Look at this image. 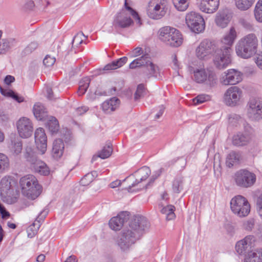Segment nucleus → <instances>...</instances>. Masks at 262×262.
Masks as SVG:
<instances>
[{
	"instance_id": "nucleus-28",
	"label": "nucleus",
	"mask_w": 262,
	"mask_h": 262,
	"mask_svg": "<svg viewBox=\"0 0 262 262\" xmlns=\"http://www.w3.org/2000/svg\"><path fill=\"white\" fill-rule=\"evenodd\" d=\"M120 104V100L113 97L110 100L104 101L101 105L102 110L106 113H111V112L117 109Z\"/></svg>"
},
{
	"instance_id": "nucleus-35",
	"label": "nucleus",
	"mask_w": 262,
	"mask_h": 262,
	"mask_svg": "<svg viewBox=\"0 0 262 262\" xmlns=\"http://www.w3.org/2000/svg\"><path fill=\"white\" fill-rule=\"evenodd\" d=\"M248 141L249 138L247 136L238 133L233 136L232 142L234 145L241 146L246 145Z\"/></svg>"
},
{
	"instance_id": "nucleus-33",
	"label": "nucleus",
	"mask_w": 262,
	"mask_h": 262,
	"mask_svg": "<svg viewBox=\"0 0 262 262\" xmlns=\"http://www.w3.org/2000/svg\"><path fill=\"white\" fill-rule=\"evenodd\" d=\"M127 61V58L125 56L121 57L116 60L108 63L104 67V70H115L123 66Z\"/></svg>"
},
{
	"instance_id": "nucleus-58",
	"label": "nucleus",
	"mask_w": 262,
	"mask_h": 262,
	"mask_svg": "<svg viewBox=\"0 0 262 262\" xmlns=\"http://www.w3.org/2000/svg\"><path fill=\"white\" fill-rule=\"evenodd\" d=\"M141 55H143V50L140 47H137L134 49L130 53V56L132 57H137Z\"/></svg>"
},
{
	"instance_id": "nucleus-12",
	"label": "nucleus",
	"mask_w": 262,
	"mask_h": 262,
	"mask_svg": "<svg viewBox=\"0 0 262 262\" xmlns=\"http://www.w3.org/2000/svg\"><path fill=\"white\" fill-rule=\"evenodd\" d=\"M256 179V175L246 169H242L236 171L234 175L236 184L243 188L251 187L255 183Z\"/></svg>"
},
{
	"instance_id": "nucleus-24",
	"label": "nucleus",
	"mask_w": 262,
	"mask_h": 262,
	"mask_svg": "<svg viewBox=\"0 0 262 262\" xmlns=\"http://www.w3.org/2000/svg\"><path fill=\"white\" fill-rule=\"evenodd\" d=\"M219 0H201L198 4L200 10L207 13H212L218 8Z\"/></svg>"
},
{
	"instance_id": "nucleus-2",
	"label": "nucleus",
	"mask_w": 262,
	"mask_h": 262,
	"mask_svg": "<svg viewBox=\"0 0 262 262\" xmlns=\"http://www.w3.org/2000/svg\"><path fill=\"white\" fill-rule=\"evenodd\" d=\"M195 52L197 57L202 60L208 59L213 56V62L218 69H223L228 66V60L222 55V49L208 39L201 42Z\"/></svg>"
},
{
	"instance_id": "nucleus-19",
	"label": "nucleus",
	"mask_w": 262,
	"mask_h": 262,
	"mask_svg": "<svg viewBox=\"0 0 262 262\" xmlns=\"http://www.w3.org/2000/svg\"><path fill=\"white\" fill-rule=\"evenodd\" d=\"M133 23V21L126 10L122 9L115 16L113 25L115 28H125L129 27Z\"/></svg>"
},
{
	"instance_id": "nucleus-31",
	"label": "nucleus",
	"mask_w": 262,
	"mask_h": 262,
	"mask_svg": "<svg viewBox=\"0 0 262 262\" xmlns=\"http://www.w3.org/2000/svg\"><path fill=\"white\" fill-rule=\"evenodd\" d=\"M11 144L9 146L11 152L15 155L19 154L22 150L21 141L18 138H16L14 136L13 138L11 137Z\"/></svg>"
},
{
	"instance_id": "nucleus-23",
	"label": "nucleus",
	"mask_w": 262,
	"mask_h": 262,
	"mask_svg": "<svg viewBox=\"0 0 262 262\" xmlns=\"http://www.w3.org/2000/svg\"><path fill=\"white\" fill-rule=\"evenodd\" d=\"M48 212V211L46 210H42L37 216L35 221L28 228L27 232L28 237L32 238L36 234L40 226L41 222L43 221Z\"/></svg>"
},
{
	"instance_id": "nucleus-1",
	"label": "nucleus",
	"mask_w": 262,
	"mask_h": 262,
	"mask_svg": "<svg viewBox=\"0 0 262 262\" xmlns=\"http://www.w3.org/2000/svg\"><path fill=\"white\" fill-rule=\"evenodd\" d=\"M149 227V223L146 217L135 215L130 221L128 228L123 230L118 237L117 245L122 251L128 250Z\"/></svg>"
},
{
	"instance_id": "nucleus-44",
	"label": "nucleus",
	"mask_w": 262,
	"mask_h": 262,
	"mask_svg": "<svg viewBox=\"0 0 262 262\" xmlns=\"http://www.w3.org/2000/svg\"><path fill=\"white\" fill-rule=\"evenodd\" d=\"M254 16L256 20L262 23V0H259L255 7Z\"/></svg>"
},
{
	"instance_id": "nucleus-4",
	"label": "nucleus",
	"mask_w": 262,
	"mask_h": 262,
	"mask_svg": "<svg viewBox=\"0 0 262 262\" xmlns=\"http://www.w3.org/2000/svg\"><path fill=\"white\" fill-rule=\"evenodd\" d=\"M19 185L22 194L29 199L34 200L41 193L42 187L36 178L32 174H27L20 179Z\"/></svg>"
},
{
	"instance_id": "nucleus-47",
	"label": "nucleus",
	"mask_w": 262,
	"mask_h": 262,
	"mask_svg": "<svg viewBox=\"0 0 262 262\" xmlns=\"http://www.w3.org/2000/svg\"><path fill=\"white\" fill-rule=\"evenodd\" d=\"M124 7L125 9L129 12L130 14L132 15L135 20L137 21V23L140 25L141 24V20L138 13L128 6L126 0H125Z\"/></svg>"
},
{
	"instance_id": "nucleus-20",
	"label": "nucleus",
	"mask_w": 262,
	"mask_h": 262,
	"mask_svg": "<svg viewBox=\"0 0 262 262\" xmlns=\"http://www.w3.org/2000/svg\"><path fill=\"white\" fill-rule=\"evenodd\" d=\"M130 213L128 211H122L117 216L112 217L109 222V226L114 230H119L124 223L129 219Z\"/></svg>"
},
{
	"instance_id": "nucleus-25",
	"label": "nucleus",
	"mask_w": 262,
	"mask_h": 262,
	"mask_svg": "<svg viewBox=\"0 0 262 262\" xmlns=\"http://www.w3.org/2000/svg\"><path fill=\"white\" fill-rule=\"evenodd\" d=\"M151 173L149 168L147 166H143L139 169L135 173L136 177L135 181L128 187V191H130L132 188L136 186L139 183L146 180Z\"/></svg>"
},
{
	"instance_id": "nucleus-13",
	"label": "nucleus",
	"mask_w": 262,
	"mask_h": 262,
	"mask_svg": "<svg viewBox=\"0 0 262 262\" xmlns=\"http://www.w3.org/2000/svg\"><path fill=\"white\" fill-rule=\"evenodd\" d=\"M186 23L191 31L199 33L205 29V21L203 17L198 13L191 12L186 15Z\"/></svg>"
},
{
	"instance_id": "nucleus-59",
	"label": "nucleus",
	"mask_w": 262,
	"mask_h": 262,
	"mask_svg": "<svg viewBox=\"0 0 262 262\" xmlns=\"http://www.w3.org/2000/svg\"><path fill=\"white\" fill-rule=\"evenodd\" d=\"M255 62L257 66L262 69V53H256L255 54Z\"/></svg>"
},
{
	"instance_id": "nucleus-16",
	"label": "nucleus",
	"mask_w": 262,
	"mask_h": 262,
	"mask_svg": "<svg viewBox=\"0 0 262 262\" xmlns=\"http://www.w3.org/2000/svg\"><path fill=\"white\" fill-rule=\"evenodd\" d=\"M243 74L234 69H229L225 72L221 78V82L226 85H234L242 80Z\"/></svg>"
},
{
	"instance_id": "nucleus-22",
	"label": "nucleus",
	"mask_w": 262,
	"mask_h": 262,
	"mask_svg": "<svg viewBox=\"0 0 262 262\" xmlns=\"http://www.w3.org/2000/svg\"><path fill=\"white\" fill-rule=\"evenodd\" d=\"M232 17L231 13L228 9L220 10L216 14L215 21L216 25L222 28L227 27Z\"/></svg>"
},
{
	"instance_id": "nucleus-34",
	"label": "nucleus",
	"mask_w": 262,
	"mask_h": 262,
	"mask_svg": "<svg viewBox=\"0 0 262 262\" xmlns=\"http://www.w3.org/2000/svg\"><path fill=\"white\" fill-rule=\"evenodd\" d=\"M0 92L3 95L8 97H11L18 103L22 102L24 101V98L22 96H19L12 90L4 89L1 86Z\"/></svg>"
},
{
	"instance_id": "nucleus-60",
	"label": "nucleus",
	"mask_w": 262,
	"mask_h": 262,
	"mask_svg": "<svg viewBox=\"0 0 262 262\" xmlns=\"http://www.w3.org/2000/svg\"><path fill=\"white\" fill-rule=\"evenodd\" d=\"M34 2L32 0H28L24 5V9L27 10H32L34 7Z\"/></svg>"
},
{
	"instance_id": "nucleus-49",
	"label": "nucleus",
	"mask_w": 262,
	"mask_h": 262,
	"mask_svg": "<svg viewBox=\"0 0 262 262\" xmlns=\"http://www.w3.org/2000/svg\"><path fill=\"white\" fill-rule=\"evenodd\" d=\"M210 100V96L206 94H200L193 99L195 104L203 103Z\"/></svg>"
},
{
	"instance_id": "nucleus-39",
	"label": "nucleus",
	"mask_w": 262,
	"mask_h": 262,
	"mask_svg": "<svg viewBox=\"0 0 262 262\" xmlns=\"http://www.w3.org/2000/svg\"><path fill=\"white\" fill-rule=\"evenodd\" d=\"M255 0H235V5L237 8L243 11L249 9Z\"/></svg>"
},
{
	"instance_id": "nucleus-40",
	"label": "nucleus",
	"mask_w": 262,
	"mask_h": 262,
	"mask_svg": "<svg viewBox=\"0 0 262 262\" xmlns=\"http://www.w3.org/2000/svg\"><path fill=\"white\" fill-rule=\"evenodd\" d=\"M183 178L181 177H177L173 182L172 190L174 193H179L183 189Z\"/></svg>"
},
{
	"instance_id": "nucleus-5",
	"label": "nucleus",
	"mask_w": 262,
	"mask_h": 262,
	"mask_svg": "<svg viewBox=\"0 0 262 262\" xmlns=\"http://www.w3.org/2000/svg\"><path fill=\"white\" fill-rule=\"evenodd\" d=\"M190 71L193 73V79L195 82L204 84L209 88L216 84L217 77L213 71L203 68L191 67Z\"/></svg>"
},
{
	"instance_id": "nucleus-51",
	"label": "nucleus",
	"mask_w": 262,
	"mask_h": 262,
	"mask_svg": "<svg viewBox=\"0 0 262 262\" xmlns=\"http://www.w3.org/2000/svg\"><path fill=\"white\" fill-rule=\"evenodd\" d=\"M38 45L37 42L32 41L25 48L23 52L25 55L30 54L38 48Z\"/></svg>"
},
{
	"instance_id": "nucleus-21",
	"label": "nucleus",
	"mask_w": 262,
	"mask_h": 262,
	"mask_svg": "<svg viewBox=\"0 0 262 262\" xmlns=\"http://www.w3.org/2000/svg\"><path fill=\"white\" fill-rule=\"evenodd\" d=\"M35 142L36 147L41 154H43L47 150V136L43 128H37L34 134Z\"/></svg>"
},
{
	"instance_id": "nucleus-57",
	"label": "nucleus",
	"mask_w": 262,
	"mask_h": 262,
	"mask_svg": "<svg viewBox=\"0 0 262 262\" xmlns=\"http://www.w3.org/2000/svg\"><path fill=\"white\" fill-rule=\"evenodd\" d=\"M0 215L3 219H7L10 214L8 211L6 210L4 206L0 203Z\"/></svg>"
},
{
	"instance_id": "nucleus-54",
	"label": "nucleus",
	"mask_w": 262,
	"mask_h": 262,
	"mask_svg": "<svg viewBox=\"0 0 262 262\" xmlns=\"http://www.w3.org/2000/svg\"><path fill=\"white\" fill-rule=\"evenodd\" d=\"M55 62V58L47 55L43 60V64L47 67H51Z\"/></svg>"
},
{
	"instance_id": "nucleus-26",
	"label": "nucleus",
	"mask_w": 262,
	"mask_h": 262,
	"mask_svg": "<svg viewBox=\"0 0 262 262\" xmlns=\"http://www.w3.org/2000/svg\"><path fill=\"white\" fill-rule=\"evenodd\" d=\"M17 40L13 37H7L0 41V54H6L11 49L15 47Z\"/></svg>"
},
{
	"instance_id": "nucleus-41",
	"label": "nucleus",
	"mask_w": 262,
	"mask_h": 262,
	"mask_svg": "<svg viewBox=\"0 0 262 262\" xmlns=\"http://www.w3.org/2000/svg\"><path fill=\"white\" fill-rule=\"evenodd\" d=\"M91 80L89 77H84L82 78L79 82V86L78 89L79 95H83L86 91L89 86Z\"/></svg>"
},
{
	"instance_id": "nucleus-45",
	"label": "nucleus",
	"mask_w": 262,
	"mask_h": 262,
	"mask_svg": "<svg viewBox=\"0 0 262 262\" xmlns=\"http://www.w3.org/2000/svg\"><path fill=\"white\" fill-rule=\"evenodd\" d=\"M146 94V89L143 84L138 85L136 91L134 94V99L137 101L143 97Z\"/></svg>"
},
{
	"instance_id": "nucleus-61",
	"label": "nucleus",
	"mask_w": 262,
	"mask_h": 262,
	"mask_svg": "<svg viewBox=\"0 0 262 262\" xmlns=\"http://www.w3.org/2000/svg\"><path fill=\"white\" fill-rule=\"evenodd\" d=\"M9 120V116L4 111L0 110V121L6 122Z\"/></svg>"
},
{
	"instance_id": "nucleus-27",
	"label": "nucleus",
	"mask_w": 262,
	"mask_h": 262,
	"mask_svg": "<svg viewBox=\"0 0 262 262\" xmlns=\"http://www.w3.org/2000/svg\"><path fill=\"white\" fill-rule=\"evenodd\" d=\"M33 112L35 117L38 120L46 121L49 117L46 108L39 102L34 104Z\"/></svg>"
},
{
	"instance_id": "nucleus-17",
	"label": "nucleus",
	"mask_w": 262,
	"mask_h": 262,
	"mask_svg": "<svg viewBox=\"0 0 262 262\" xmlns=\"http://www.w3.org/2000/svg\"><path fill=\"white\" fill-rule=\"evenodd\" d=\"M242 91L237 86L229 88L224 96V101L229 106H235L239 101Z\"/></svg>"
},
{
	"instance_id": "nucleus-62",
	"label": "nucleus",
	"mask_w": 262,
	"mask_h": 262,
	"mask_svg": "<svg viewBox=\"0 0 262 262\" xmlns=\"http://www.w3.org/2000/svg\"><path fill=\"white\" fill-rule=\"evenodd\" d=\"M83 40L81 39L80 35L77 34L74 37L72 43L75 45H78L82 42Z\"/></svg>"
},
{
	"instance_id": "nucleus-46",
	"label": "nucleus",
	"mask_w": 262,
	"mask_h": 262,
	"mask_svg": "<svg viewBox=\"0 0 262 262\" xmlns=\"http://www.w3.org/2000/svg\"><path fill=\"white\" fill-rule=\"evenodd\" d=\"M175 8L180 11H184L187 9L188 3L185 0H172Z\"/></svg>"
},
{
	"instance_id": "nucleus-8",
	"label": "nucleus",
	"mask_w": 262,
	"mask_h": 262,
	"mask_svg": "<svg viewBox=\"0 0 262 262\" xmlns=\"http://www.w3.org/2000/svg\"><path fill=\"white\" fill-rule=\"evenodd\" d=\"M160 39L167 45L178 47L182 43V36L180 31L170 27H164L160 30Z\"/></svg>"
},
{
	"instance_id": "nucleus-7",
	"label": "nucleus",
	"mask_w": 262,
	"mask_h": 262,
	"mask_svg": "<svg viewBox=\"0 0 262 262\" xmlns=\"http://www.w3.org/2000/svg\"><path fill=\"white\" fill-rule=\"evenodd\" d=\"M25 158L30 163V169L33 172L42 176H47L50 173V169L47 164L37 159L31 148H26Z\"/></svg>"
},
{
	"instance_id": "nucleus-29",
	"label": "nucleus",
	"mask_w": 262,
	"mask_h": 262,
	"mask_svg": "<svg viewBox=\"0 0 262 262\" xmlns=\"http://www.w3.org/2000/svg\"><path fill=\"white\" fill-rule=\"evenodd\" d=\"M64 145L61 139H58L54 140L53 144L52 156L56 160L60 158L63 155Z\"/></svg>"
},
{
	"instance_id": "nucleus-36",
	"label": "nucleus",
	"mask_w": 262,
	"mask_h": 262,
	"mask_svg": "<svg viewBox=\"0 0 262 262\" xmlns=\"http://www.w3.org/2000/svg\"><path fill=\"white\" fill-rule=\"evenodd\" d=\"M47 126L52 134L56 133L59 128L58 121L53 116L48 117L47 119Z\"/></svg>"
},
{
	"instance_id": "nucleus-18",
	"label": "nucleus",
	"mask_w": 262,
	"mask_h": 262,
	"mask_svg": "<svg viewBox=\"0 0 262 262\" xmlns=\"http://www.w3.org/2000/svg\"><path fill=\"white\" fill-rule=\"evenodd\" d=\"M255 237L252 235L246 236L244 239L237 242L235 249L239 254H245L251 251L250 250L254 246L255 242Z\"/></svg>"
},
{
	"instance_id": "nucleus-38",
	"label": "nucleus",
	"mask_w": 262,
	"mask_h": 262,
	"mask_svg": "<svg viewBox=\"0 0 262 262\" xmlns=\"http://www.w3.org/2000/svg\"><path fill=\"white\" fill-rule=\"evenodd\" d=\"M240 155L235 151L230 152L227 156L226 159V165L229 167H232L234 164L238 163Z\"/></svg>"
},
{
	"instance_id": "nucleus-55",
	"label": "nucleus",
	"mask_w": 262,
	"mask_h": 262,
	"mask_svg": "<svg viewBox=\"0 0 262 262\" xmlns=\"http://www.w3.org/2000/svg\"><path fill=\"white\" fill-rule=\"evenodd\" d=\"M256 206L258 213L262 219V194L257 199Z\"/></svg>"
},
{
	"instance_id": "nucleus-15",
	"label": "nucleus",
	"mask_w": 262,
	"mask_h": 262,
	"mask_svg": "<svg viewBox=\"0 0 262 262\" xmlns=\"http://www.w3.org/2000/svg\"><path fill=\"white\" fill-rule=\"evenodd\" d=\"M16 126L18 134L21 138H27L32 135L33 126L32 122L29 118H20L17 121Z\"/></svg>"
},
{
	"instance_id": "nucleus-42",
	"label": "nucleus",
	"mask_w": 262,
	"mask_h": 262,
	"mask_svg": "<svg viewBox=\"0 0 262 262\" xmlns=\"http://www.w3.org/2000/svg\"><path fill=\"white\" fill-rule=\"evenodd\" d=\"M174 207L172 205H167L161 209V212L166 214V217L167 220H170L174 218Z\"/></svg>"
},
{
	"instance_id": "nucleus-9",
	"label": "nucleus",
	"mask_w": 262,
	"mask_h": 262,
	"mask_svg": "<svg viewBox=\"0 0 262 262\" xmlns=\"http://www.w3.org/2000/svg\"><path fill=\"white\" fill-rule=\"evenodd\" d=\"M169 9L167 0H152L148 4V16L153 19H160L164 17Z\"/></svg>"
},
{
	"instance_id": "nucleus-50",
	"label": "nucleus",
	"mask_w": 262,
	"mask_h": 262,
	"mask_svg": "<svg viewBox=\"0 0 262 262\" xmlns=\"http://www.w3.org/2000/svg\"><path fill=\"white\" fill-rule=\"evenodd\" d=\"M255 225V220L253 218H250L243 222V228L246 231H251L253 229Z\"/></svg>"
},
{
	"instance_id": "nucleus-30",
	"label": "nucleus",
	"mask_w": 262,
	"mask_h": 262,
	"mask_svg": "<svg viewBox=\"0 0 262 262\" xmlns=\"http://www.w3.org/2000/svg\"><path fill=\"white\" fill-rule=\"evenodd\" d=\"M14 183V181L11 177L6 176L3 178L0 182L1 193L8 194L12 187L13 184Z\"/></svg>"
},
{
	"instance_id": "nucleus-63",
	"label": "nucleus",
	"mask_w": 262,
	"mask_h": 262,
	"mask_svg": "<svg viewBox=\"0 0 262 262\" xmlns=\"http://www.w3.org/2000/svg\"><path fill=\"white\" fill-rule=\"evenodd\" d=\"M15 80L14 77L11 76V75H7L6 76V77L4 79V82L7 84L9 85L13 82H14Z\"/></svg>"
},
{
	"instance_id": "nucleus-14",
	"label": "nucleus",
	"mask_w": 262,
	"mask_h": 262,
	"mask_svg": "<svg viewBox=\"0 0 262 262\" xmlns=\"http://www.w3.org/2000/svg\"><path fill=\"white\" fill-rule=\"evenodd\" d=\"M247 113L253 121L262 119V102L256 98H250L247 105Z\"/></svg>"
},
{
	"instance_id": "nucleus-56",
	"label": "nucleus",
	"mask_w": 262,
	"mask_h": 262,
	"mask_svg": "<svg viewBox=\"0 0 262 262\" xmlns=\"http://www.w3.org/2000/svg\"><path fill=\"white\" fill-rule=\"evenodd\" d=\"M116 91V89L115 87H113L110 89V90L108 92L104 91L103 92H99L98 91H96L95 92V95H104V96H107V95H114L115 94V92Z\"/></svg>"
},
{
	"instance_id": "nucleus-37",
	"label": "nucleus",
	"mask_w": 262,
	"mask_h": 262,
	"mask_svg": "<svg viewBox=\"0 0 262 262\" xmlns=\"http://www.w3.org/2000/svg\"><path fill=\"white\" fill-rule=\"evenodd\" d=\"M113 151V148L111 143H108L106 146H104L101 151L100 152L98 156H94L92 159V162L94 161L96 159L99 157L102 159H106L109 157Z\"/></svg>"
},
{
	"instance_id": "nucleus-48",
	"label": "nucleus",
	"mask_w": 262,
	"mask_h": 262,
	"mask_svg": "<svg viewBox=\"0 0 262 262\" xmlns=\"http://www.w3.org/2000/svg\"><path fill=\"white\" fill-rule=\"evenodd\" d=\"M228 121L231 126H236L241 122L242 121L241 117L236 114H231L229 116Z\"/></svg>"
},
{
	"instance_id": "nucleus-64",
	"label": "nucleus",
	"mask_w": 262,
	"mask_h": 262,
	"mask_svg": "<svg viewBox=\"0 0 262 262\" xmlns=\"http://www.w3.org/2000/svg\"><path fill=\"white\" fill-rule=\"evenodd\" d=\"M88 110V107L86 106H82L77 108V112L78 114L81 115L85 113Z\"/></svg>"
},
{
	"instance_id": "nucleus-43",
	"label": "nucleus",
	"mask_w": 262,
	"mask_h": 262,
	"mask_svg": "<svg viewBox=\"0 0 262 262\" xmlns=\"http://www.w3.org/2000/svg\"><path fill=\"white\" fill-rule=\"evenodd\" d=\"M9 166V160L7 156L0 153V173H2L7 170Z\"/></svg>"
},
{
	"instance_id": "nucleus-32",
	"label": "nucleus",
	"mask_w": 262,
	"mask_h": 262,
	"mask_svg": "<svg viewBox=\"0 0 262 262\" xmlns=\"http://www.w3.org/2000/svg\"><path fill=\"white\" fill-rule=\"evenodd\" d=\"M244 262H262V249L256 252L252 251L246 255Z\"/></svg>"
},
{
	"instance_id": "nucleus-53",
	"label": "nucleus",
	"mask_w": 262,
	"mask_h": 262,
	"mask_svg": "<svg viewBox=\"0 0 262 262\" xmlns=\"http://www.w3.org/2000/svg\"><path fill=\"white\" fill-rule=\"evenodd\" d=\"M93 181V177L90 174H86L80 180V184L82 186H87Z\"/></svg>"
},
{
	"instance_id": "nucleus-6",
	"label": "nucleus",
	"mask_w": 262,
	"mask_h": 262,
	"mask_svg": "<svg viewBox=\"0 0 262 262\" xmlns=\"http://www.w3.org/2000/svg\"><path fill=\"white\" fill-rule=\"evenodd\" d=\"M141 67H146L148 71L146 76L148 78L151 77L157 78L160 75L158 66L151 62L150 57L148 54H145L141 57L134 60L129 66L131 69Z\"/></svg>"
},
{
	"instance_id": "nucleus-52",
	"label": "nucleus",
	"mask_w": 262,
	"mask_h": 262,
	"mask_svg": "<svg viewBox=\"0 0 262 262\" xmlns=\"http://www.w3.org/2000/svg\"><path fill=\"white\" fill-rule=\"evenodd\" d=\"M239 24L245 29L251 31L253 29V27L251 22L244 18H241L239 20Z\"/></svg>"
},
{
	"instance_id": "nucleus-10",
	"label": "nucleus",
	"mask_w": 262,
	"mask_h": 262,
	"mask_svg": "<svg viewBox=\"0 0 262 262\" xmlns=\"http://www.w3.org/2000/svg\"><path fill=\"white\" fill-rule=\"evenodd\" d=\"M230 207L233 213L239 217L247 216L250 212V205L248 200L241 195L231 199Z\"/></svg>"
},
{
	"instance_id": "nucleus-3",
	"label": "nucleus",
	"mask_w": 262,
	"mask_h": 262,
	"mask_svg": "<svg viewBox=\"0 0 262 262\" xmlns=\"http://www.w3.org/2000/svg\"><path fill=\"white\" fill-rule=\"evenodd\" d=\"M258 41L255 34L250 33L241 38L235 46L237 55L243 59H248L257 52Z\"/></svg>"
},
{
	"instance_id": "nucleus-11",
	"label": "nucleus",
	"mask_w": 262,
	"mask_h": 262,
	"mask_svg": "<svg viewBox=\"0 0 262 262\" xmlns=\"http://www.w3.org/2000/svg\"><path fill=\"white\" fill-rule=\"evenodd\" d=\"M237 36L236 31L234 27L230 28L229 32L224 36L222 40V46L219 48L222 50V55L228 60V65L230 63V52L231 47L233 45Z\"/></svg>"
}]
</instances>
